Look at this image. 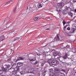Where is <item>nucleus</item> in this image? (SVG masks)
Returning a JSON list of instances; mask_svg holds the SVG:
<instances>
[{
  "mask_svg": "<svg viewBox=\"0 0 76 76\" xmlns=\"http://www.w3.org/2000/svg\"><path fill=\"white\" fill-rule=\"evenodd\" d=\"M75 12H76V9L75 10Z\"/></svg>",
  "mask_w": 76,
  "mask_h": 76,
  "instance_id": "052dcab7",
  "label": "nucleus"
},
{
  "mask_svg": "<svg viewBox=\"0 0 76 76\" xmlns=\"http://www.w3.org/2000/svg\"><path fill=\"white\" fill-rule=\"evenodd\" d=\"M11 1H10L7 2L6 4H5V5L7 4H9V3H10L11 2Z\"/></svg>",
  "mask_w": 76,
  "mask_h": 76,
  "instance_id": "4c0bfd02",
  "label": "nucleus"
},
{
  "mask_svg": "<svg viewBox=\"0 0 76 76\" xmlns=\"http://www.w3.org/2000/svg\"><path fill=\"white\" fill-rule=\"evenodd\" d=\"M75 29H73V28H72L71 30L70 31V32L71 34H73L74 33V32H75Z\"/></svg>",
  "mask_w": 76,
  "mask_h": 76,
  "instance_id": "a211bd4d",
  "label": "nucleus"
},
{
  "mask_svg": "<svg viewBox=\"0 0 76 76\" xmlns=\"http://www.w3.org/2000/svg\"><path fill=\"white\" fill-rule=\"evenodd\" d=\"M66 21L64 20H63V23L64 25V24H66Z\"/></svg>",
  "mask_w": 76,
  "mask_h": 76,
  "instance_id": "e433bc0d",
  "label": "nucleus"
},
{
  "mask_svg": "<svg viewBox=\"0 0 76 76\" xmlns=\"http://www.w3.org/2000/svg\"><path fill=\"white\" fill-rule=\"evenodd\" d=\"M51 1H52V0H49V2H51Z\"/></svg>",
  "mask_w": 76,
  "mask_h": 76,
  "instance_id": "864d4df0",
  "label": "nucleus"
},
{
  "mask_svg": "<svg viewBox=\"0 0 76 76\" xmlns=\"http://www.w3.org/2000/svg\"><path fill=\"white\" fill-rule=\"evenodd\" d=\"M28 59L30 61H35L36 58H33L32 57H31L28 58Z\"/></svg>",
  "mask_w": 76,
  "mask_h": 76,
  "instance_id": "423d86ee",
  "label": "nucleus"
},
{
  "mask_svg": "<svg viewBox=\"0 0 76 76\" xmlns=\"http://www.w3.org/2000/svg\"><path fill=\"white\" fill-rule=\"evenodd\" d=\"M61 71H62V72H64L65 73H66V74L67 75L68 73V72H69V70L67 69L66 71L65 70L62 69V70H61Z\"/></svg>",
  "mask_w": 76,
  "mask_h": 76,
  "instance_id": "f8f14e48",
  "label": "nucleus"
},
{
  "mask_svg": "<svg viewBox=\"0 0 76 76\" xmlns=\"http://www.w3.org/2000/svg\"><path fill=\"white\" fill-rule=\"evenodd\" d=\"M37 56H40V53H37Z\"/></svg>",
  "mask_w": 76,
  "mask_h": 76,
  "instance_id": "3c124183",
  "label": "nucleus"
},
{
  "mask_svg": "<svg viewBox=\"0 0 76 76\" xmlns=\"http://www.w3.org/2000/svg\"><path fill=\"white\" fill-rule=\"evenodd\" d=\"M66 0H62V1H63V2H64V3H66Z\"/></svg>",
  "mask_w": 76,
  "mask_h": 76,
  "instance_id": "a19ab883",
  "label": "nucleus"
},
{
  "mask_svg": "<svg viewBox=\"0 0 76 76\" xmlns=\"http://www.w3.org/2000/svg\"><path fill=\"white\" fill-rule=\"evenodd\" d=\"M9 28H10V30H12V29H13V28H15V26H10L9 27Z\"/></svg>",
  "mask_w": 76,
  "mask_h": 76,
  "instance_id": "bb28decb",
  "label": "nucleus"
},
{
  "mask_svg": "<svg viewBox=\"0 0 76 76\" xmlns=\"http://www.w3.org/2000/svg\"><path fill=\"white\" fill-rule=\"evenodd\" d=\"M50 76H51L50 75Z\"/></svg>",
  "mask_w": 76,
  "mask_h": 76,
  "instance_id": "0e129e2a",
  "label": "nucleus"
},
{
  "mask_svg": "<svg viewBox=\"0 0 76 76\" xmlns=\"http://www.w3.org/2000/svg\"><path fill=\"white\" fill-rule=\"evenodd\" d=\"M38 18V20H39L40 19H41V17H37Z\"/></svg>",
  "mask_w": 76,
  "mask_h": 76,
  "instance_id": "c03bdc74",
  "label": "nucleus"
},
{
  "mask_svg": "<svg viewBox=\"0 0 76 76\" xmlns=\"http://www.w3.org/2000/svg\"><path fill=\"white\" fill-rule=\"evenodd\" d=\"M29 10L30 11H32V8H31V7H30L29 8Z\"/></svg>",
  "mask_w": 76,
  "mask_h": 76,
  "instance_id": "a18cd8bd",
  "label": "nucleus"
},
{
  "mask_svg": "<svg viewBox=\"0 0 76 76\" xmlns=\"http://www.w3.org/2000/svg\"><path fill=\"white\" fill-rule=\"evenodd\" d=\"M58 53L57 52H54L53 53V56H54V57H56V56H58Z\"/></svg>",
  "mask_w": 76,
  "mask_h": 76,
  "instance_id": "4468645a",
  "label": "nucleus"
},
{
  "mask_svg": "<svg viewBox=\"0 0 76 76\" xmlns=\"http://www.w3.org/2000/svg\"><path fill=\"white\" fill-rule=\"evenodd\" d=\"M67 66H69V64H67Z\"/></svg>",
  "mask_w": 76,
  "mask_h": 76,
  "instance_id": "13d9d810",
  "label": "nucleus"
},
{
  "mask_svg": "<svg viewBox=\"0 0 76 76\" xmlns=\"http://www.w3.org/2000/svg\"><path fill=\"white\" fill-rule=\"evenodd\" d=\"M57 59L58 60H60V57H58L57 58Z\"/></svg>",
  "mask_w": 76,
  "mask_h": 76,
  "instance_id": "09e8293b",
  "label": "nucleus"
},
{
  "mask_svg": "<svg viewBox=\"0 0 76 76\" xmlns=\"http://www.w3.org/2000/svg\"><path fill=\"white\" fill-rule=\"evenodd\" d=\"M15 69H16L15 70H16V71H19V68L18 67H15Z\"/></svg>",
  "mask_w": 76,
  "mask_h": 76,
  "instance_id": "2f4dec72",
  "label": "nucleus"
},
{
  "mask_svg": "<svg viewBox=\"0 0 76 76\" xmlns=\"http://www.w3.org/2000/svg\"><path fill=\"white\" fill-rule=\"evenodd\" d=\"M0 47H1V46H0Z\"/></svg>",
  "mask_w": 76,
  "mask_h": 76,
  "instance_id": "338daca9",
  "label": "nucleus"
},
{
  "mask_svg": "<svg viewBox=\"0 0 76 76\" xmlns=\"http://www.w3.org/2000/svg\"><path fill=\"white\" fill-rule=\"evenodd\" d=\"M52 60H49L48 61V63L50 64V65H51L52 64Z\"/></svg>",
  "mask_w": 76,
  "mask_h": 76,
  "instance_id": "4be33fe9",
  "label": "nucleus"
},
{
  "mask_svg": "<svg viewBox=\"0 0 76 76\" xmlns=\"http://www.w3.org/2000/svg\"><path fill=\"white\" fill-rule=\"evenodd\" d=\"M58 61L56 60H54L52 61V65H56L58 63Z\"/></svg>",
  "mask_w": 76,
  "mask_h": 76,
  "instance_id": "20e7f679",
  "label": "nucleus"
},
{
  "mask_svg": "<svg viewBox=\"0 0 76 76\" xmlns=\"http://www.w3.org/2000/svg\"><path fill=\"white\" fill-rule=\"evenodd\" d=\"M29 70H30L32 73H34L35 70L34 68H30L29 69Z\"/></svg>",
  "mask_w": 76,
  "mask_h": 76,
  "instance_id": "dca6fc26",
  "label": "nucleus"
},
{
  "mask_svg": "<svg viewBox=\"0 0 76 76\" xmlns=\"http://www.w3.org/2000/svg\"><path fill=\"white\" fill-rule=\"evenodd\" d=\"M2 69L3 71H4V72H7V70H8L6 68H4V67H2Z\"/></svg>",
  "mask_w": 76,
  "mask_h": 76,
  "instance_id": "393cba45",
  "label": "nucleus"
},
{
  "mask_svg": "<svg viewBox=\"0 0 76 76\" xmlns=\"http://www.w3.org/2000/svg\"><path fill=\"white\" fill-rule=\"evenodd\" d=\"M66 64H68V63H66Z\"/></svg>",
  "mask_w": 76,
  "mask_h": 76,
  "instance_id": "69168bd1",
  "label": "nucleus"
},
{
  "mask_svg": "<svg viewBox=\"0 0 76 76\" xmlns=\"http://www.w3.org/2000/svg\"><path fill=\"white\" fill-rule=\"evenodd\" d=\"M4 39V35H2L0 37V40L1 41H2Z\"/></svg>",
  "mask_w": 76,
  "mask_h": 76,
  "instance_id": "9d476101",
  "label": "nucleus"
},
{
  "mask_svg": "<svg viewBox=\"0 0 76 76\" xmlns=\"http://www.w3.org/2000/svg\"><path fill=\"white\" fill-rule=\"evenodd\" d=\"M76 0H71V1H70V4H73L74 3H76Z\"/></svg>",
  "mask_w": 76,
  "mask_h": 76,
  "instance_id": "2eb2a0df",
  "label": "nucleus"
},
{
  "mask_svg": "<svg viewBox=\"0 0 76 76\" xmlns=\"http://www.w3.org/2000/svg\"><path fill=\"white\" fill-rule=\"evenodd\" d=\"M70 46L69 45H67L66 44H65L64 45V48H69Z\"/></svg>",
  "mask_w": 76,
  "mask_h": 76,
  "instance_id": "b1692460",
  "label": "nucleus"
},
{
  "mask_svg": "<svg viewBox=\"0 0 76 76\" xmlns=\"http://www.w3.org/2000/svg\"><path fill=\"white\" fill-rule=\"evenodd\" d=\"M46 30H50V28H48L46 29Z\"/></svg>",
  "mask_w": 76,
  "mask_h": 76,
  "instance_id": "5fc2aeb1",
  "label": "nucleus"
},
{
  "mask_svg": "<svg viewBox=\"0 0 76 76\" xmlns=\"http://www.w3.org/2000/svg\"><path fill=\"white\" fill-rule=\"evenodd\" d=\"M63 58L64 60H66V59L67 58V54H65V55L64 56Z\"/></svg>",
  "mask_w": 76,
  "mask_h": 76,
  "instance_id": "f3484780",
  "label": "nucleus"
},
{
  "mask_svg": "<svg viewBox=\"0 0 76 76\" xmlns=\"http://www.w3.org/2000/svg\"><path fill=\"white\" fill-rule=\"evenodd\" d=\"M29 76H34V75H29Z\"/></svg>",
  "mask_w": 76,
  "mask_h": 76,
  "instance_id": "4d7b16f0",
  "label": "nucleus"
},
{
  "mask_svg": "<svg viewBox=\"0 0 76 76\" xmlns=\"http://www.w3.org/2000/svg\"><path fill=\"white\" fill-rule=\"evenodd\" d=\"M56 70L57 72H60V69H56Z\"/></svg>",
  "mask_w": 76,
  "mask_h": 76,
  "instance_id": "ea45409f",
  "label": "nucleus"
},
{
  "mask_svg": "<svg viewBox=\"0 0 76 76\" xmlns=\"http://www.w3.org/2000/svg\"><path fill=\"white\" fill-rule=\"evenodd\" d=\"M59 76H65V75L64 74L61 73V72H59L58 74Z\"/></svg>",
  "mask_w": 76,
  "mask_h": 76,
  "instance_id": "412c9836",
  "label": "nucleus"
},
{
  "mask_svg": "<svg viewBox=\"0 0 76 76\" xmlns=\"http://www.w3.org/2000/svg\"><path fill=\"white\" fill-rule=\"evenodd\" d=\"M68 26V25H67L66 26H64V30H65V29L66 28V27H67V26Z\"/></svg>",
  "mask_w": 76,
  "mask_h": 76,
  "instance_id": "58836bf2",
  "label": "nucleus"
},
{
  "mask_svg": "<svg viewBox=\"0 0 76 76\" xmlns=\"http://www.w3.org/2000/svg\"><path fill=\"white\" fill-rule=\"evenodd\" d=\"M62 14L63 15H66L67 14V12H66V10H63Z\"/></svg>",
  "mask_w": 76,
  "mask_h": 76,
  "instance_id": "a878e982",
  "label": "nucleus"
},
{
  "mask_svg": "<svg viewBox=\"0 0 76 76\" xmlns=\"http://www.w3.org/2000/svg\"><path fill=\"white\" fill-rule=\"evenodd\" d=\"M65 35H66V36H69V37H70V36H71V35H69L67 33H65Z\"/></svg>",
  "mask_w": 76,
  "mask_h": 76,
  "instance_id": "7c9ffc66",
  "label": "nucleus"
},
{
  "mask_svg": "<svg viewBox=\"0 0 76 76\" xmlns=\"http://www.w3.org/2000/svg\"><path fill=\"white\" fill-rule=\"evenodd\" d=\"M56 10L59 13H61L62 12V11L61 10V8H57L56 9Z\"/></svg>",
  "mask_w": 76,
  "mask_h": 76,
  "instance_id": "0eeeda50",
  "label": "nucleus"
},
{
  "mask_svg": "<svg viewBox=\"0 0 76 76\" xmlns=\"http://www.w3.org/2000/svg\"><path fill=\"white\" fill-rule=\"evenodd\" d=\"M58 56L59 57H61V55H62V54L60 52H59L58 53Z\"/></svg>",
  "mask_w": 76,
  "mask_h": 76,
  "instance_id": "c85d7f7f",
  "label": "nucleus"
},
{
  "mask_svg": "<svg viewBox=\"0 0 76 76\" xmlns=\"http://www.w3.org/2000/svg\"><path fill=\"white\" fill-rule=\"evenodd\" d=\"M56 5V4H55V3H53L52 4V5H53V6H54V5Z\"/></svg>",
  "mask_w": 76,
  "mask_h": 76,
  "instance_id": "de8ad7c7",
  "label": "nucleus"
},
{
  "mask_svg": "<svg viewBox=\"0 0 76 76\" xmlns=\"http://www.w3.org/2000/svg\"><path fill=\"white\" fill-rule=\"evenodd\" d=\"M68 59L71 61L72 60V58H68Z\"/></svg>",
  "mask_w": 76,
  "mask_h": 76,
  "instance_id": "49530a36",
  "label": "nucleus"
},
{
  "mask_svg": "<svg viewBox=\"0 0 76 76\" xmlns=\"http://www.w3.org/2000/svg\"><path fill=\"white\" fill-rule=\"evenodd\" d=\"M50 76H57L55 74H53V72H52L50 71Z\"/></svg>",
  "mask_w": 76,
  "mask_h": 76,
  "instance_id": "6ab92c4d",
  "label": "nucleus"
},
{
  "mask_svg": "<svg viewBox=\"0 0 76 76\" xmlns=\"http://www.w3.org/2000/svg\"><path fill=\"white\" fill-rule=\"evenodd\" d=\"M17 72V71L16 70H14L11 76H20L19 75H15Z\"/></svg>",
  "mask_w": 76,
  "mask_h": 76,
  "instance_id": "7ed1b4c3",
  "label": "nucleus"
},
{
  "mask_svg": "<svg viewBox=\"0 0 76 76\" xmlns=\"http://www.w3.org/2000/svg\"><path fill=\"white\" fill-rule=\"evenodd\" d=\"M68 10V9H66V10Z\"/></svg>",
  "mask_w": 76,
  "mask_h": 76,
  "instance_id": "680f3d73",
  "label": "nucleus"
},
{
  "mask_svg": "<svg viewBox=\"0 0 76 76\" xmlns=\"http://www.w3.org/2000/svg\"><path fill=\"white\" fill-rule=\"evenodd\" d=\"M20 73H21V75H24V74L25 73V72L24 71H22L20 72Z\"/></svg>",
  "mask_w": 76,
  "mask_h": 76,
  "instance_id": "c756f323",
  "label": "nucleus"
},
{
  "mask_svg": "<svg viewBox=\"0 0 76 76\" xmlns=\"http://www.w3.org/2000/svg\"><path fill=\"white\" fill-rule=\"evenodd\" d=\"M72 29L75 30V29H76V24H73L72 26Z\"/></svg>",
  "mask_w": 76,
  "mask_h": 76,
  "instance_id": "ddd939ff",
  "label": "nucleus"
},
{
  "mask_svg": "<svg viewBox=\"0 0 76 76\" xmlns=\"http://www.w3.org/2000/svg\"><path fill=\"white\" fill-rule=\"evenodd\" d=\"M19 39H20V37H15L14 38V41H17V40H18Z\"/></svg>",
  "mask_w": 76,
  "mask_h": 76,
  "instance_id": "cd10ccee",
  "label": "nucleus"
},
{
  "mask_svg": "<svg viewBox=\"0 0 76 76\" xmlns=\"http://www.w3.org/2000/svg\"><path fill=\"white\" fill-rule=\"evenodd\" d=\"M68 15L69 16H71V17H73V13L71 12H68Z\"/></svg>",
  "mask_w": 76,
  "mask_h": 76,
  "instance_id": "5701e85b",
  "label": "nucleus"
},
{
  "mask_svg": "<svg viewBox=\"0 0 76 76\" xmlns=\"http://www.w3.org/2000/svg\"><path fill=\"white\" fill-rule=\"evenodd\" d=\"M64 5V3H63L58 4V7H62V6H63Z\"/></svg>",
  "mask_w": 76,
  "mask_h": 76,
  "instance_id": "6e6552de",
  "label": "nucleus"
},
{
  "mask_svg": "<svg viewBox=\"0 0 76 76\" xmlns=\"http://www.w3.org/2000/svg\"><path fill=\"white\" fill-rule=\"evenodd\" d=\"M23 65V63L22 62H18L17 63V66L18 67H21Z\"/></svg>",
  "mask_w": 76,
  "mask_h": 76,
  "instance_id": "1a4fd4ad",
  "label": "nucleus"
},
{
  "mask_svg": "<svg viewBox=\"0 0 76 76\" xmlns=\"http://www.w3.org/2000/svg\"><path fill=\"white\" fill-rule=\"evenodd\" d=\"M34 20H35V21H37V20H38V17H37L34 18Z\"/></svg>",
  "mask_w": 76,
  "mask_h": 76,
  "instance_id": "473e14b6",
  "label": "nucleus"
},
{
  "mask_svg": "<svg viewBox=\"0 0 76 76\" xmlns=\"http://www.w3.org/2000/svg\"><path fill=\"white\" fill-rule=\"evenodd\" d=\"M63 58L62 57H60V59H59V61H61V62L63 63H64V62H62L63 61Z\"/></svg>",
  "mask_w": 76,
  "mask_h": 76,
  "instance_id": "aec40b11",
  "label": "nucleus"
},
{
  "mask_svg": "<svg viewBox=\"0 0 76 76\" xmlns=\"http://www.w3.org/2000/svg\"><path fill=\"white\" fill-rule=\"evenodd\" d=\"M16 11V7H15V8L14 9V12L15 13Z\"/></svg>",
  "mask_w": 76,
  "mask_h": 76,
  "instance_id": "c9c22d12",
  "label": "nucleus"
},
{
  "mask_svg": "<svg viewBox=\"0 0 76 76\" xmlns=\"http://www.w3.org/2000/svg\"><path fill=\"white\" fill-rule=\"evenodd\" d=\"M48 19H50V18H48Z\"/></svg>",
  "mask_w": 76,
  "mask_h": 76,
  "instance_id": "e2e57ef3",
  "label": "nucleus"
},
{
  "mask_svg": "<svg viewBox=\"0 0 76 76\" xmlns=\"http://www.w3.org/2000/svg\"><path fill=\"white\" fill-rule=\"evenodd\" d=\"M38 61H36L34 63V64H38Z\"/></svg>",
  "mask_w": 76,
  "mask_h": 76,
  "instance_id": "79ce46f5",
  "label": "nucleus"
},
{
  "mask_svg": "<svg viewBox=\"0 0 76 76\" xmlns=\"http://www.w3.org/2000/svg\"><path fill=\"white\" fill-rule=\"evenodd\" d=\"M44 64H45V61H43L41 63V66H43L44 65Z\"/></svg>",
  "mask_w": 76,
  "mask_h": 76,
  "instance_id": "72a5a7b5",
  "label": "nucleus"
},
{
  "mask_svg": "<svg viewBox=\"0 0 76 76\" xmlns=\"http://www.w3.org/2000/svg\"><path fill=\"white\" fill-rule=\"evenodd\" d=\"M14 66H16V64H13L11 68H10V67H11L10 65H7L6 66L7 67L6 68L8 69V70H13V69L15 68V67H14Z\"/></svg>",
  "mask_w": 76,
  "mask_h": 76,
  "instance_id": "f03ea898",
  "label": "nucleus"
},
{
  "mask_svg": "<svg viewBox=\"0 0 76 76\" xmlns=\"http://www.w3.org/2000/svg\"><path fill=\"white\" fill-rule=\"evenodd\" d=\"M3 73V71L2 70H0V75H1Z\"/></svg>",
  "mask_w": 76,
  "mask_h": 76,
  "instance_id": "f704fd0d",
  "label": "nucleus"
},
{
  "mask_svg": "<svg viewBox=\"0 0 76 76\" xmlns=\"http://www.w3.org/2000/svg\"><path fill=\"white\" fill-rule=\"evenodd\" d=\"M48 1L46 0V1H45V2L42 1L41 4H38L37 6L38 8L42 7L43 5H45L46 4H47V3H48Z\"/></svg>",
  "mask_w": 76,
  "mask_h": 76,
  "instance_id": "f257e3e1",
  "label": "nucleus"
},
{
  "mask_svg": "<svg viewBox=\"0 0 76 76\" xmlns=\"http://www.w3.org/2000/svg\"><path fill=\"white\" fill-rule=\"evenodd\" d=\"M54 39L56 41H59L60 40V35H57L56 37L54 38Z\"/></svg>",
  "mask_w": 76,
  "mask_h": 76,
  "instance_id": "39448f33",
  "label": "nucleus"
},
{
  "mask_svg": "<svg viewBox=\"0 0 76 76\" xmlns=\"http://www.w3.org/2000/svg\"><path fill=\"white\" fill-rule=\"evenodd\" d=\"M46 56H50V57H51V56L50 55V54H49V55H47Z\"/></svg>",
  "mask_w": 76,
  "mask_h": 76,
  "instance_id": "603ef678",
  "label": "nucleus"
},
{
  "mask_svg": "<svg viewBox=\"0 0 76 76\" xmlns=\"http://www.w3.org/2000/svg\"><path fill=\"white\" fill-rule=\"evenodd\" d=\"M28 7H27V10H28Z\"/></svg>",
  "mask_w": 76,
  "mask_h": 76,
  "instance_id": "bf43d9fd",
  "label": "nucleus"
},
{
  "mask_svg": "<svg viewBox=\"0 0 76 76\" xmlns=\"http://www.w3.org/2000/svg\"><path fill=\"white\" fill-rule=\"evenodd\" d=\"M67 30H68V31H70V28L69 27H68L67 28Z\"/></svg>",
  "mask_w": 76,
  "mask_h": 76,
  "instance_id": "37998d69",
  "label": "nucleus"
},
{
  "mask_svg": "<svg viewBox=\"0 0 76 76\" xmlns=\"http://www.w3.org/2000/svg\"><path fill=\"white\" fill-rule=\"evenodd\" d=\"M69 76H73V75H69Z\"/></svg>",
  "mask_w": 76,
  "mask_h": 76,
  "instance_id": "6e6d98bb",
  "label": "nucleus"
},
{
  "mask_svg": "<svg viewBox=\"0 0 76 76\" xmlns=\"http://www.w3.org/2000/svg\"><path fill=\"white\" fill-rule=\"evenodd\" d=\"M23 60V58L22 57H19L18 58L17 60L16 61H19L20 60Z\"/></svg>",
  "mask_w": 76,
  "mask_h": 76,
  "instance_id": "9b49d317",
  "label": "nucleus"
},
{
  "mask_svg": "<svg viewBox=\"0 0 76 76\" xmlns=\"http://www.w3.org/2000/svg\"><path fill=\"white\" fill-rule=\"evenodd\" d=\"M2 30V28H0V31H1Z\"/></svg>",
  "mask_w": 76,
  "mask_h": 76,
  "instance_id": "8fccbe9b",
  "label": "nucleus"
}]
</instances>
